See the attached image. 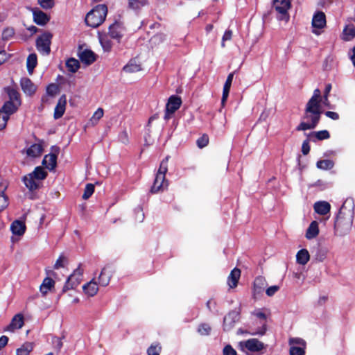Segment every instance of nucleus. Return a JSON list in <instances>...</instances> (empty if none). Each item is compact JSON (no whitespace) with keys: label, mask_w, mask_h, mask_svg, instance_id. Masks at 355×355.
Here are the masks:
<instances>
[{"label":"nucleus","mask_w":355,"mask_h":355,"mask_svg":"<svg viewBox=\"0 0 355 355\" xmlns=\"http://www.w3.org/2000/svg\"><path fill=\"white\" fill-rule=\"evenodd\" d=\"M19 106L12 102H6L0 110V130L6 128L10 116L14 114Z\"/></svg>","instance_id":"9"},{"label":"nucleus","mask_w":355,"mask_h":355,"mask_svg":"<svg viewBox=\"0 0 355 355\" xmlns=\"http://www.w3.org/2000/svg\"><path fill=\"white\" fill-rule=\"evenodd\" d=\"M32 349V344L26 343L17 350V355H29V353Z\"/></svg>","instance_id":"44"},{"label":"nucleus","mask_w":355,"mask_h":355,"mask_svg":"<svg viewBox=\"0 0 355 355\" xmlns=\"http://www.w3.org/2000/svg\"><path fill=\"white\" fill-rule=\"evenodd\" d=\"M65 258L62 256H60L55 261L54 264V269H59L63 268L64 266Z\"/></svg>","instance_id":"56"},{"label":"nucleus","mask_w":355,"mask_h":355,"mask_svg":"<svg viewBox=\"0 0 355 355\" xmlns=\"http://www.w3.org/2000/svg\"><path fill=\"white\" fill-rule=\"evenodd\" d=\"M230 90V89H229L223 87V96H222V99H221V104L223 106H224L225 104V102H226L228 95H229Z\"/></svg>","instance_id":"60"},{"label":"nucleus","mask_w":355,"mask_h":355,"mask_svg":"<svg viewBox=\"0 0 355 355\" xmlns=\"http://www.w3.org/2000/svg\"><path fill=\"white\" fill-rule=\"evenodd\" d=\"M52 34L45 32L40 35L36 40V47L37 51L43 55H49L51 49Z\"/></svg>","instance_id":"11"},{"label":"nucleus","mask_w":355,"mask_h":355,"mask_svg":"<svg viewBox=\"0 0 355 355\" xmlns=\"http://www.w3.org/2000/svg\"><path fill=\"white\" fill-rule=\"evenodd\" d=\"M290 355H304L306 343L304 340L297 337H291L288 339Z\"/></svg>","instance_id":"10"},{"label":"nucleus","mask_w":355,"mask_h":355,"mask_svg":"<svg viewBox=\"0 0 355 355\" xmlns=\"http://www.w3.org/2000/svg\"><path fill=\"white\" fill-rule=\"evenodd\" d=\"M141 69V66L137 63V60H131L123 67V70L126 73H135Z\"/></svg>","instance_id":"33"},{"label":"nucleus","mask_w":355,"mask_h":355,"mask_svg":"<svg viewBox=\"0 0 355 355\" xmlns=\"http://www.w3.org/2000/svg\"><path fill=\"white\" fill-rule=\"evenodd\" d=\"M290 0H273V7L277 12V18L281 21L287 22L290 16L288 12L291 8Z\"/></svg>","instance_id":"8"},{"label":"nucleus","mask_w":355,"mask_h":355,"mask_svg":"<svg viewBox=\"0 0 355 355\" xmlns=\"http://www.w3.org/2000/svg\"><path fill=\"white\" fill-rule=\"evenodd\" d=\"M324 114L327 117L333 120H338L339 119V114L335 112L327 111Z\"/></svg>","instance_id":"61"},{"label":"nucleus","mask_w":355,"mask_h":355,"mask_svg":"<svg viewBox=\"0 0 355 355\" xmlns=\"http://www.w3.org/2000/svg\"><path fill=\"white\" fill-rule=\"evenodd\" d=\"M8 341V338L6 336H2L0 337V349L4 347Z\"/></svg>","instance_id":"62"},{"label":"nucleus","mask_w":355,"mask_h":355,"mask_svg":"<svg viewBox=\"0 0 355 355\" xmlns=\"http://www.w3.org/2000/svg\"><path fill=\"white\" fill-rule=\"evenodd\" d=\"M312 32L316 35L322 33L323 28L326 26V16L323 12H316L312 19Z\"/></svg>","instance_id":"12"},{"label":"nucleus","mask_w":355,"mask_h":355,"mask_svg":"<svg viewBox=\"0 0 355 355\" xmlns=\"http://www.w3.org/2000/svg\"><path fill=\"white\" fill-rule=\"evenodd\" d=\"M232 31L230 30H227L225 32V33L222 37L221 46L225 47V42L230 40L232 39Z\"/></svg>","instance_id":"54"},{"label":"nucleus","mask_w":355,"mask_h":355,"mask_svg":"<svg viewBox=\"0 0 355 355\" xmlns=\"http://www.w3.org/2000/svg\"><path fill=\"white\" fill-rule=\"evenodd\" d=\"M209 142V139L207 136H202L197 140V145L199 148H202L205 147Z\"/></svg>","instance_id":"55"},{"label":"nucleus","mask_w":355,"mask_h":355,"mask_svg":"<svg viewBox=\"0 0 355 355\" xmlns=\"http://www.w3.org/2000/svg\"><path fill=\"white\" fill-rule=\"evenodd\" d=\"M211 329L208 324L202 323L198 326V332L202 336H207L210 334Z\"/></svg>","instance_id":"46"},{"label":"nucleus","mask_w":355,"mask_h":355,"mask_svg":"<svg viewBox=\"0 0 355 355\" xmlns=\"http://www.w3.org/2000/svg\"><path fill=\"white\" fill-rule=\"evenodd\" d=\"M241 276V270L238 268L233 269L228 278H227V284L229 286L232 288H235L237 286L238 281Z\"/></svg>","instance_id":"30"},{"label":"nucleus","mask_w":355,"mask_h":355,"mask_svg":"<svg viewBox=\"0 0 355 355\" xmlns=\"http://www.w3.org/2000/svg\"><path fill=\"white\" fill-rule=\"evenodd\" d=\"M223 355H236V352L231 345H226L223 349Z\"/></svg>","instance_id":"57"},{"label":"nucleus","mask_w":355,"mask_h":355,"mask_svg":"<svg viewBox=\"0 0 355 355\" xmlns=\"http://www.w3.org/2000/svg\"><path fill=\"white\" fill-rule=\"evenodd\" d=\"M148 4V0H128V8L133 10H139Z\"/></svg>","instance_id":"37"},{"label":"nucleus","mask_w":355,"mask_h":355,"mask_svg":"<svg viewBox=\"0 0 355 355\" xmlns=\"http://www.w3.org/2000/svg\"><path fill=\"white\" fill-rule=\"evenodd\" d=\"M7 94L9 97V101H8V102H12V103L19 106L21 105L19 94L17 90L13 88H8Z\"/></svg>","instance_id":"34"},{"label":"nucleus","mask_w":355,"mask_h":355,"mask_svg":"<svg viewBox=\"0 0 355 355\" xmlns=\"http://www.w3.org/2000/svg\"><path fill=\"white\" fill-rule=\"evenodd\" d=\"M57 89V87L55 85H50L46 89V92L50 95H53Z\"/></svg>","instance_id":"63"},{"label":"nucleus","mask_w":355,"mask_h":355,"mask_svg":"<svg viewBox=\"0 0 355 355\" xmlns=\"http://www.w3.org/2000/svg\"><path fill=\"white\" fill-rule=\"evenodd\" d=\"M103 110L102 108H98L96 111L94 113L93 116L89 120V122L92 125H96L98 121L103 117Z\"/></svg>","instance_id":"43"},{"label":"nucleus","mask_w":355,"mask_h":355,"mask_svg":"<svg viewBox=\"0 0 355 355\" xmlns=\"http://www.w3.org/2000/svg\"><path fill=\"white\" fill-rule=\"evenodd\" d=\"M319 234V225L318 223L313 220L311 223L308 227L305 236L307 239L311 240L315 239Z\"/></svg>","instance_id":"26"},{"label":"nucleus","mask_w":355,"mask_h":355,"mask_svg":"<svg viewBox=\"0 0 355 355\" xmlns=\"http://www.w3.org/2000/svg\"><path fill=\"white\" fill-rule=\"evenodd\" d=\"M7 187V183L0 179V211L8 205V198L5 193Z\"/></svg>","instance_id":"18"},{"label":"nucleus","mask_w":355,"mask_h":355,"mask_svg":"<svg viewBox=\"0 0 355 355\" xmlns=\"http://www.w3.org/2000/svg\"><path fill=\"white\" fill-rule=\"evenodd\" d=\"M320 101L321 92L319 89H315L306 105L302 120L297 126L296 130L305 131L316 128L322 113Z\"/></svg>","instance_id":"1"},{"label":"nucleus","mask_w":355,"mask_h":355,"mask_svg":"<svg viewBox=\"0 0 355 355\" xmlns=\"http://www.w3.org/2000/svg\"><path fill=\"white\" fill-rule=\"evenodd\" d=\"M21 87L24 93L31 95L35 92L36 87L31 80L27 78L21 79Z\"/></svg>","instance_id":"29"},{"label":"nucleus","mask_w":355,"mask_h":355,"mask_svg":"<svg viewBox=\"0 0 355 355\" xmlns=\"http://www.w3.org/2000/svg\"><path fill=\"white\" fill-rule=\"evenodd\" d=\"M83 291L88 297H94L97 294L98 291V286L95 277L83 286Z\"/></svg>","instance_id":"16"},{"label":"nucleus","mask_w":355,"mask_h":355,"mask_svg":"<svg viewBox=\"0 0 355 355\" xmlns=\"http://www.w3.org/2000/svg\"><path fill=\"white\" fill-rule=\"evenodd\" d=\"M266 331V324H263L262 327L259 328V329H251L249 331H244L243 329H239L238 330V334H248L252 335V336H257V335H258V336H263V335L265 334Z\"/></svg>","instance_id":"36"},{"label":"nucleus","mask_w":355,"mask_h":355,"mask_svg":"<svg viewBox=\"0 0 355 355\" xmlns=\"http://www.w3.org/2000/svg\"><path fill=\"white\" fill-rule=\"evenodd\" d=\"M55 281L50 278L46 277L44 279L42 284L40 287V291L42 295H46L49 291H51L52 288H54Z\"/></svg>","instance_id":"27"},{"label":"nucleus","mask_w":355,"mask_h":355,"mask_svg":"<svg viewBox=\"0 0 355 355\" xmlns=\"http://www.w3.org/2000/svg\"><path fill=\"white\" fill-rule=\"evenodd\" d=\"M24 323V316L18 313L12 318L10 324L6 328V330L13 332L17 329H21Z\"/></svg>","instance_id":"17"},{"label":"nucleus","mask_w":355,"mask_h":355,"mask_svg":"<svg viewBox=\"0 0 355 355\" xmlns=\"http://www.w3.org/2000/svg\"><path fill=\"white\" fill-rule=\"evenodd\" d=\"M43 152V147L40 144H34L29 146L26 150V155L31 158L40 157Z\"/></svg>","instance_id":"24"},{"label":"nucleus","mask_w":355,"mask_h":355,"mask_svg":"<svg viewBox=\"0 0 355 355\" xmlns=\"http://www.w3.org/2000/svg\"><path fill=\"white\" fill-rule=\"evenodd\" d=\"M67 103L66 96L62 95L58 100L57 105L55 107L54 118L55 119H60L62 116L65 111Z\"/></svg>","instance_id":"22"},{"label":"nucleus","mask_w":355,"mask_h":355,"mask_svg":"<svg viewBox=\"0 0 355 355\" xmlns=\"http://www.w3.org/2000/svg\"><path fill=\"white\" fill-rule=\"evenodd\" d=\"M47 176V172L42 166H37L34 171L23 178V182L30 191L38 189L40 182Z\"/></svg>","instance_id":"5"},{"label":"nucleus","mask_w":355,"mask_h":355,"mask_svg":"<svg viewBox=\"0 0 355 355\" xmlns=\"http://www.w3.org/2000/svg\"><path fill=\"white\" fill-rule=\"evenodd\" d=\"M182 100L180 97L175 95L171 96L168 98L166 105L164 119L168 120L171 119L172 114H173L175 112L180 108Z\"/></svg>","instance_id":"13"},{"label":"nucleus","mask_w":355,"mask_h":355,"mask_svg":"<svg viewBox=\"0 0 355 355\" xmlns=\"http://www.w3.org/2000/svg\"><path fill=\"white\" fill-rule=\"evenodd\" d=\"M331 89V85L330 84H328L325 87L324 96L322 98L321 97V101L320 103L322 102V104L324 105H329V100H328V96Z\"/></svg>","instance_id":"49"},{"label":"nucleus","mask_w":355,"mask_h":355,"mask_svg":"<svg viewBox=\"0 0 355 355\" xmlns=\"http://www.w3.org/2000/svg\"><path fill=\"white\" fill-rule=\"evenodd\" d=\"M123 33V27L119 22H115L109 27L110 36L117 40H119Z\"/></svg>","instance_id":"19"},{"label":"nucleus","mask_w":355,"mask_h":355,"mask_svg":"<svg viewBox=\"0 0 355 355\" xmlns=\"http://www.w3.org/2000/svg\"><path fill=\"white\" fill-rule=\"evenodd\" d=\"M37 55L35 53L30 54L27 58L26 64L29 73H32L37 65Z\"/></svg>","instance_id":"39"},{"label":"nucleus","mask_w":355,"mask_h":355,"mask_svg":"<svg viewBox=\"0 0 355 355\" xmlns=\"http://www.w3.org/2000/svg\"><path fill=\"white\" fill-rule=\"evenodd\" d=\"M112 277L111 272L108 267H104L98 277V284L101 286H107Z\"/></svg>","instance_id":"21"},{"label":"nucleus","mask_w":355,"mask_h":355,"mask_svg":"<svg viewBox=\"0 0 355 355\" xmlns=\"http://www.w3.org/2000/svg\"><path fill=\"white\" fill-rule=\"evenodd\" d=\"M279 286L277 285L271 286L266 289V293L268 296L272 297L279 290Z\"/></svg>","instance_id":"53"},{"label":"nucleus","mask_w":355,"mask_h":355,"mask_svg":"<svg viewBox=\"0 0 355 355\" xmlns=\"http://www.w3.org/2000/svg\"><path fill=\"white\" fill-rule=\"evenodd\" d=\"M56 163L57 155L55 153L46 155L42 160V164L50 171L55 168Z\"/></svg>","instance_id":"25"},{"label":"nucleus","mask_w":355,"mask_h":355,"mask_svg":"<svg viewBox=\"0 0 355 355\" xmlns=\"http://www.w3.org/2000/svg\"><path fill=\"white\" fill-rule=\"evenodd\" d=\"M94 192V186L92 184H87L85 187L83 198L85 200L88 199Z\"/></svg>","instance_id":"48"},{"label":"nucleus","mask_w":355,"mask_h":355,"mask_svg":"<svg viewBox=\"0 0 355 355\" xmlns=\"http://www.w3.org/2000/svg\"><path fill=\"white\" fill-rule=\"evenodd\" d=\"M37 1L40 6L44 9L51 8L54 5L53 0H38Z\"/></svg>","instance_id":"52"},{"label":"nucleus","mask_w":355,"mask_h":355,"mask_svg":"<svg viewBox=\"0 0 355 355\" xmlns=\"http://www.w3.org/2000/svg\"><path fill=\"white\" fill-rule=\"evenodd\" d=\"M168 157L164 159L156 174L153 185L151 187V193H156L163 191L168 187V183L166 180V173L168 171Z\"/></svg>","instance_id":"4"},{"label":"nucleus","mask_w":355,"mask_h":355,"mask_svg":"<svg viewBox=\"0 0 355 355\" xmlns=\"http://www.w3.org/2000/svg\"><path fill=\"white\" fill-rule=\"evenodd\" d=\"M239 349L244 353L259 352L265 349L266 345L263 343L256 338H250L247 340L241 341L239 343Z\"/></svg>","instance_id":"7"},{"label":"nucleus","mask_w":355,"mask_h":355,"mask_svg":"<svg viewBox=\"0 0 355 355\" xmlns=\"http://www.w3.org/2000/svg\"><path fill=\"white\" fill-rule=\"evenodd\" d=\"M15 34L14 29L12 28H6L3 31L2 38L4 40H10Z\"/></svg>","instance_id":"50"},{"label":"nucleus","mask_w":355,"mask_h":355,"mask_svg":"<svg viewBox=\"0 0 355 355\" xmlns=\"http://www.w3.org/2000/svg\"><path fill=\"white\" fill-rule=\"evenodd\" d=\"M354 216V202L352 198L346 199L339 209L334 223V234L343 236L349 233Z\"/></svg>","instance_id":"2"},{"label":"nucleus","mask_w":355,"mask_h":355,"mask_svg":"<svg viewBox=\"0 0 355 355\" xmlns=\"http://www.w3.org/2000/svg\"><path fill=\"white\" fill-rule=\"evenodd\" d=\"M310 151V146L308 140L304 141L302 146V152L304 155H307Z\"/></svg>","instance_id":"58"},{"label":"nucleus","mask_w":355,"mask_h":355,"mask_svg":"<svg viewBox=\"0 0 355 355\" xmlns=\"http://www.w3.org/2000/svg\"><path fill=\"white\" fill-rule=\"evenodd\" d=\"M53 343L56 345V347L60 349L62 347V342L61 338H55L53 340Z\"/></svg>","instance_id":"64"},{"label":"nucleus","mask_w":355,"mask_h":355,"mask_svg":"<svg viewBox=\"0 0 355 355\" xmlns=\"http://www.w3.org/2000/svg\"><path fill=\"white\" fill-rule=\"evenodd\" d=\"M78 57L80 61L86 65H90L96 60V55L89 49H80L78 52Z\"/></svg>","instance_id":"14"},{"label":"nucleus","mask_w":355,"mask_h":355,"mask_svg":"<svg viewBox=\"0 0 355 355\" xmlns=\"http://www.w3.org/2000/svg\"><path fill=\"white\" fill-rule=\"evenodd\" d=\"M355 37V28L353 25H347L343 30L342 38L345 41H350Z\"/></svg>","instance_id":"35"},{"label":"nucleus","mask_w":355,"mask_h":355,"mask_svg":"<svg viewBox=\"0 0 355 355\" xmlns=\"http://www.w3.org/2000/svg\"><path fill=\"white\" fill-rule=\"evenodd\" d=\"M10 230L13 234L21 236L24 234L26 230V225L24 223L20 220H15L10 225Z\"/></svg>","instance_id":"28"},{"label":"nucleus","mask_w":355,"mask_h":355,"mask_svg":"<svg viewBox=\"0 0 355 355\" xmlns=\"http://www.w3.org/2000/svg\"><path fill=\"white\" fill-rule=\"evenodd\" d=\"M84 270L80 265L75 269L71 275H70L62 290V293H65L69 290L74 289L81 282L83 279Z\"/></svg>","instance_id":"6"},{"label":"nucleus","mask_w":355,"mask_h":355,"mask_svg":"<svg viewBox=\"0 0 355 355\" xmlns=\"http://www.w3.org/2000/svg\"><path fill=\"white\" fill-rule=\"evenodd\" d=\"M99 41L105 51H110L112 48V42L106 36L99 35Z\"/></svg>","instance_id":"42"},{"label":"nucleus","mask_w":355,"mask_h":355,"mask_svg":"<svg viewBox=\"0 0 355 355\" xmlns=\"http://www.w3.org/2000/svg\"><path fill=\"white\" fill-rule=\"evenodd\" d=\"M266 285V280L263 277H257L254 282V288L259 290L264 288Z\"/></svg>","instance_id":"47"},{"label":"nucleus","mask_w":355,"mask_h":355,"mask_svg":"<svg viewBox=\"0 0 355 355\" xmlns=\"http://www.w3.org/2000/svg\"><path fill=\"white\" fill-rule=\"evenodd\" d=\"M310 140L312 141H317L318 140L327 139L330 137L329 132L326 130H320L318 132H313L309 135Z\"/></svg>","instance_id":"31"},{"label":"nucleus","mask_w":355,"mask_h":355,"mask_svg":"<svg viewBox=\"0 0 355 355\" xmlns=\"http://www.w3.org/2000/svg\"><path fill=\"white\" fill-rule=\"evenodd\" d=\"M316 166L320 170H330L334 168V162L331 159L318 160L316 163Z\"/></svg>","instance_id":"38"},{"label":"nucleus","mask_w":355,"mask_h":355,"mask_svg":"<svg viewBox=\"0 0 355 355\" xmlns=\"http://www.w3.org/2000/svg\"><path fill=\"white\" fill-rule=\"evenodd\" d=\"M313 208L316 213L324 216L329 213L331 205L327 201H318L314 204Z\"/></svg>","instance_id":"23"},{"label":"nucleus","mask_w":355,"mask_h":355,"mask_svg":"<svg viewBox=\"0 0 355 355\" xmlns=\"http://www.w3.org/2000/svg\"><path fill=\"white\" fill-rule=\"evenodd\" d=\"M234 74L232 73H230L226 79V81L224 84L223 87L230 89L231 85L232 83Z\"/></svg>","instance_id":"59"},{"label":"nucleus","mask_w":355,"mask_h":355,"mask_svg":"<svg viewBox=\"0 0 355 355\" xmlns=\"http://www.w3.org/2000/svg\"><path fill=\"white\" fill-rule=\"evenodd\" d=\"M107 13V8L105 4H100L89 12L85 17V22L87 26L96 28L105 19Z\"/></svg>","instance_id":"3"},{"label":"nucleus","mask_w":355,"mask_h":355,"mask_svg":"<svg viewBox=\"0 0 355 355\" xmlns=\"http://www.w3.org/2000/svg\"><path fill=\"white\" fill-rule=\"evenodd\" d=\"M239 319V313L236 311L230 312L224 318L223 328L225 331L230 330L234 325L236 321Z\"/></svg>","instance_id":"15"},{"label":"nucleus","mask_w":355,"mask_h":355,"mask_svg":"<svg viewBox=\"0 0 355 355\" xmlns=\"http://www.w3.org/2000/svg\"><path fill=\"white\" fill-rule=\"evenodd\" d=\"M68 70L72 73L76 72L80 68L79 61L75 58H69L66 62Z\"/></svg>","instance_id":"40"},{"label":"nucleus","mask_w":355,"mask_h":355,"mask_svg":"<svg viewBox=\"0 0 355 355\" xmlns=\"http://www.w3.org/2000/svg\"><path fill=\"white\" fill-rule=\"evenodd\" d=\"M309 253L306 249L300 250L296 254V261L301 265H305L309 261Z\"/></svg>","instance_id":"32"},{"label":"nucleus","mask_w":355,"mask_h":355,"mask_svg":"<svg viewBox=\"0 0 355 355\" xmlns=\"http://www.w3.org/2000/svg\"><path fill=\"white\" fill-rule=\"evenodd\" d=\"M161 346L159 344H152L147 349L148 355H159Z\"/></svg>","instance_id":"45"},{"label":"nucleus","mask_w":355,"mask_h":355,"mask_svg":"<svg viewBox=\"0 0 355 355\" xmlns=\"http://www.w3.org/2000/svg\"><path fill=\"white\" fill-rule=\"evenodd\" d=\"M166 40V35L164 33H157L153 36L150 42L154 46L159 45Z\"/></svg>","instance_id":"41"},{"label":"nucleus","mask_w":355,"mask_h":355,"mask_svg":"<svg viewBox=\"0 0 355 355\" xmlns=\"http://www.w3.org/2000/svg\"><path fill=\"white\" fill-rule=\"evenodd\" d=\"M33 15L34 21L38 25L44 26L49 21L48 15L39 9L33 10Z\"/></svg>","instance_id":"20"},{"label":"nucleus","mask_w":355,"mask_h":355,"mask_svg":"<svg viewBox=\"0 0 355 355\" xmlns=\"http://www.w3.org/2000/svg\"><path fill=\"white\" fill-rule=\"evenodd\" d=\"M135 219L137 221L141 223L144 219V213L143 211V209L141 207H137L135 209Z\"/></svg>","instance_id":"51"}]
</instances>
